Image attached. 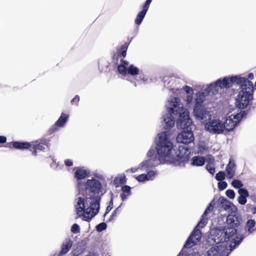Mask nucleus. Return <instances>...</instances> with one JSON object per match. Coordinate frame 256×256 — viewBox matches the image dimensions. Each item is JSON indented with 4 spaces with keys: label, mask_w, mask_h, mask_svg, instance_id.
<instances>
[{
    "label": "nucleus",
    "mask_w": 256,
    "mask_h": 256,
    "mask_svg": "<svg viewBox=\"0 0 256 256\" xmlns=\"http://www.w3.org/2000/svg\"><path fill=\"white\" fill-rule=\"evenodd\" d=\"M170 132L159 133L155 138L156 150L150 148L146 154L147 159L143 160L138 168H131L128 170L134 173L136 172H147L146 174H141L135 178L139 182H145L154 180L158 175L155 170H149L150 168L160 164H178L187 160L188 152L184 146H180L178 150L174 148Z\"/></svg>",
    "instance_id": "f257e3e1"
},
{
    "label": "nucleus",
    "mask_w": 256,
    "mask_h": 256,
    "mask_svg": "<svg viewBox=\"0 0 256 256\" xmlns=\"http://www.w3.org/2000/svg\"><path fill=\"white\" fill-rule=\"evenodd\" d=\"M102 184L97 180H87L85 183L78 182V196L76 204V212L78 216H83L84 220H89L97 214L100 208L98 200L92 198L91 192H101Z\"/></svg>",
    "instance_id": "f03ea898"
},
{
    "label": "nucleus",
    "mask_w": 256,
    "mask_h": 256,
    "mask_svg": "<svg viewBox=\"0 0 256 256\" xmlns=\"http://www.w3.org/2000/svg\"><path fill=\"white\" fill-rule=\"evenodd\" d=\"M242 239L238 236L235 228H214L210 231L208 242L210 244L216 243L217 245L224 244L226 250H232L240 244Z\"/></svg>",
    "instance_id": "7ed1b4c3"
},
{
    "label": "nucleus",
    "mask_w": 256,
    "mask_h": 256,
    "mask_svg": "<svg viewBox=\"0 0 256 256\" xmlns=\"http://www.w3.org/2000/svg\"><path fill=\"white\" fill-rule=\"evenodd\" d=\"M192 124V122L190 118L188 110L180 112V117L176 121V126L183 130L176 137V140L178 142L188 144L194 142V138L191 128Z\"/></svg>",
    "instance_id": "20e7f679"
},
{
    "label": "nucleus",
    "mask_w": 256,
    "mask_h": 256,
    "mask_svg": "<svg viewBox=\"0 0 256 256\" xmlns=\"http://www.w3.org/2000/svg\"><path fill=\"white\" fill-rule=\"evenodd\" d=\"M166 106L167 112L162 116V124L165 129L168 130L172 128L175 123L172 114H178L179 118L180 112H183L184 110H188L183 107L180 100L176 97H170L167 100Z\"/></svg>",
    "instance_id": "39448f33"
},
{
    "label": "nucleus",
    "mask_w": 256,
    "mask_h": 256,
    "mask_svg": "<svg viewBox=\"0 0 256 256\" xmlns=\"http://www.w3.org/2000/svg\"><path fill=\"white\" fill-rule=\"evenodd\" d=\"M253 91V84L249 80L242 84L241 90L240 91L236 99V104L240 108H244L249 104L252 99Z\"/></svg>",
    "instance_id": "423d86ee"
},
{
    "label": "nucleus",
    "mask_w": 256,
    "mask_h": 256,
    "mask_svg": "<svg viewBox=\"0 0 256 256\" xmlns=\"http://www.w3.org/2000/svg\"><path fill=\"white\" fill-rule=\"evenodd\" d=\"M242 117V112L233 110L229 111L223 121L225 132L232 130Z\"/></svg>",
    "instance_id": "0eeeda50"
},
{
    "label": "nucleus",
    "mask_w": 256,
    "mask_h": 256,
    "mask_svg": "<svg viewBox=\"0 0 256 256\" xmlns=\"http://www.w3.org/2000/svg\"><path fill=\"white\" fill-rule=\"evenodd\" d=\"M194 116L204 129L206 126L212 120V112L204 107L195 106L194 108Z\"/></svg>",
    "instance_id": "6e6552de"
},
{
    "label": "nucleus",
    "mask_w": 256,
    "mask_h": 256,
    "mask_svg": "<svg viewBox=\"0 0 256 256\" xmlns=\"http://www.w3.org/2000/svg\"><path fill=\"white\" fill-rule=\"evenodd\" d=\"M223 121L218 118H213L210 122L206 126L204 129L207 132L214 134L225 133Z\"/></svg>",
    "instance_id": "1a4fd4ad"
},
{
    "label": "nucleus",
    "mask_w": 256,
    "mask_h": 256,
    "mask_svg": "<svg viewBox=\"0 0 256 256\" xmlns=\"http://www.w3.org/2000/svg\"><path fill=\"white\" fill-rule=\"evenodd\" d=\"M218 80L222 88H230L235 84L242 86V84L246 82V81L248 80L244 78L237 76L231 77L226 76L222 78H219Z\"/></svg>",
    "instance_id": "9d476101"
},
{
    "label": "nucleus",
    "mask_w": 256,
    "mask_h": 256,
    "mask_svg": "<svg viewBox=\"0 0 256 256\" xmlns=\"http://www.w3.org/2000/svg\"><path fill=\"white\" fill-rule=\"evenodd\" d=\"M228 253V250H226V246L222 244L210 248L204 256H227Z\"/></svg>",
    "instance_id": "9b49d317"
},
{
    "label": "nucleus",
    "mask_w": 256,
    "mask_h": 256,
    "mask_svg": "<svg viewBox=\"0 0 256 256\" xmlns=\"http://www.w3.org/2000/svg\"><path fill=\"white\" fill-rule=\"evenodd\" d=\"M201 236V232L199 229L195 228L186 242L184 247L190 248L196 244L200 242Z\"/></svg>",
    "instance_id": "f8f14e48"
},
{
    "label": "nucleus",
    "mask_w": 256,
    "mask_h": 256,
    "mask_svg": "<svg viewBox=\"0 0 256 256\" xmlns=\"http://www.w3.org/2000/svg\"><path fill=\"white\" fill-rule=\"evenodd\" d=\"M203 88L209 95H216L218 94L220 88H222L218 79L210 84L203 86Z\"/></svg>",
    "instance_id": "ddd939ff"
},
{
    "label": "nucleus",
    "mask_w": 256,
    "mask_h": 256,
    "mask_svg": "<svg viewBox=\"0 0 256 256\" xmlns=\"http://www.w3.org/2000/svg\"><path fill=\"white\" fill-rule=\"evenodd\" d=\"M184 94L182 96L184 100L188 104H191L193 100L194 90L192 88L185 86L180 90Z\"/></svg>",
    "instance_id": "4468645a"
},
{
    "label": "nucleus",
    "mask_w": 256,
    "mask_h": 256,
    "mask_svg": "<svg viewBox=\"0 0 256 256\" xmlns=\"http://www.w3.org/2000/svg\"><path fill=\"white\" fill-rule=\"evenodd\" d=\"M209 94L207 93L204 88L202 87V90L197 92L196 98V106L202 107L200 106L206 100V96Z\"/></svg>",
    "instance_id": "2eb2a0df"
},
{
    "label": "nucleus",
    "mask_w": 256,
    "mask_h": 256,
    "mask_svg": "<svg viewBox=\"0 0 256 256\" xmlns=\"http://www.w3.org/2000/svg\"><path fill=\"white\" fill-rule=\"evenodd\" d=\"M48 142L46 140H40L39 141L33 142L30 144L34 148L32 154L34 156L36 155L38 150H43L44 149V145H46Z\"/></svg>",
    "instance_id": "dca6fc26"
},
{
    "label": "nucleus",
    "mask_w": 256,
    "mask_h": 256,
    "mask_svg": "<svg viewBox=\"0 0 256 256\" xmlns=\"http://www.w3.org/2000/svg\"><path fill=\"white\" fill-rule=\"evenodd\" d=\"M221 202L222 204L223 208L231 213H236L237 211V208L230 202L224 198L221 199Z\"/></svg>",
    "instance_id": "f3484780"
},
{
    "label": "nucleus",
    "mask_w": 256,
    "mask_h": 256,
    "mask_svg": "<svg viewBox=\"0 0 256 256\" xmlns=\"http://www.w3.org/2000/svg\"><path fill=\"white\" fill-rule=\"evenodd\" d=\"M236 165L234 162L230 160L226 169V176L228 178H232L235 174Z\"/></svg>",
    "instance_id": "a211bd4d"
},
{
    "label": "nucleus",
    "mask_w": 256,
    "mask_h": 256,
    "mask_svg": "<svg viewBox=\"0 0 256 256\" xmlns=\"http://www.w3.org/2000/svg\"><path fill=\"white\" fill-rule=\"evenodd\" d=\"M164 86L166 88L172 90L174 91V90H176V92L179 90L178 88H174L176 82L174 78L168 76H165L164 78Z\"/></svg>",
    "instance_id": "6ab92c4d"
},
{
    "label": "nucleus",
    "mask_w": 256,
    "mask_h": 256,
    "mask_svg": "<svg viewBox=\"0 0 256 256\" xmlns=\"http://www.w3.org/2000/svg\"><path fill=\"white\" fill-rule=\"evenodd\" d=\"M227 224L231 226L230 228H234L235 226H237L240 224V222L235 215L229 214L226 219Z\"/></svg>",
    "instance_id": "aec40b11"
},
{
    "label": "nucleus",
    "mask_w": 256,
    "mask_h": 256,
    "mask_svg": "<svg viewBox=\"0 0 256 256\" xmlns=\"http://www.w3.org/2000/svg\"><path fill=\"white\" fill-rule=\"evenodd\" d=\"M88 174V171L84 167H78L76 169L75 176L78 180H81L84 178Z\"/></svg>",
    "instance_id": "412c9836"
},
{
    "label": "nucleus",
    "mask_w": 256,
    "mask_h": 256,
    "mask_svg": "<svg viewBox=\"0 0 256 256\" xmlns=\"http://www.w3.org/2000/svg\"><path fill=\"white\" fill-rule=\"evenodd\" d=\"M131 188L128 186H123L122 187V194H120V197L122 201H124L128 198V197L131 194L130 192Z\"/></svg>",
    "instance_id": "4be33fe9"
},
{
    "label": "nucleus",
    "mask_w": 256,
    "mask_h": 256,
    "mask_svg": "<svg viewBox=\"0 0 256 256\" xmlns=\"http://www.w3.org/2000/svg\"><path fill=\"white\" fill-rule=\"evenodd\" d=\"M205 162V158L202 156H194L192 159V164L194 166H202L204 164Z\"/></svg>",
    "instance_id": "5701e85b"
},
{
    "label": "nucleus",
    "mask_w": 256,
    "mask_h": 256,
    "mask_svg": "<svg viewBox=\"0 0 256 256\" xmlns=\"http://www.w3.org/2000/svg\"><path fill=\"white\" fill-rule=\"evenodd\" d=\"M72 244V241L70 239H66L63 243L61 254H66Z\"/></svg>",
    "instance_id": "b1692460"
},
{
    "label": "nucleus",
    "mask_w": 256,
    "mask_h": 256,
    "mask_svg": "<svg viewBox=\"0 0 256 256\" xmlns=\"http://www.w3.org/2000/svg\"><path fill=\"white\" fill-rule=\"evenodd\" d=\"M128 62L122 60L118 66V72L122 75L125 76L127 74L128 68Z\"/></svg>",
    "instance_id": "393cba45"
},
{
    "label": "nucleus",
    "mask_w": 256,
    "mask_h": 256,
    "mask_svg": "<svg viewBox=\"0 0 256 256\" xmlns=\"http://www.w3.org/2000/svg\"><path fill=\"white\" fill-rule=\"evenodd\" d=\"M12 146L14 148L18 149H26L32 146L30 143L27 142H14Z\"/></svg>",
    "instance_id": "a878e982"
},
{
    "label": "nucleus",
    "mask_w": 256,
    "mask_h": 256,
    "mask_svg": "<svg viewBox=\"0 0 256 256\" xmlns=\"http://www.w3.org/2000/svg\"><path fill=\"white\" fill-rule=\"evenodd\" d=\"M255 226L256 222L254 220H248L246 224V229L250 234L256 230Z\"/></svg>",
    "instance_id": "bb28decb"
},
{
    "label": "nucleus",
    "mask_w": 256,
    "mask_h": 256,
    "mask_svg": "<svg viewBox=\"0 0 256 256\" xmlns=\"http://www.w3.org/2000/svg\"><path fill=\"white\" fill-rule=\"evenodd\" d=\"M198 152L200 154H204L208 150V147L205 142L203 141H200L197 145Z\"/></svg>",
    "instance_id": "cd10ccee"
},
{
    "label": "nucleus",
    "mask_w": 256,
    "mask_h": 256,
    "mask_svg": "<svg viewBox=\"0 0 256 256\" xmlns=\"http://www.w3.org/2000/svg\"><path fill=\"white\" fill-rule=\"evenodd\" d=\"M68 116L65 114H62L58 121L56 122V125L59 126H62L66 122Z\"/></svg>",
    "instance_id": "c85d7f7f"
},
{
    "label": "nucleus",
    "mask_w": 256,
    "mask_h": 256,
    "mask_svg": "<svg viewBox=\"0 0 256 256\" xmlns=\"http://www.w3.org/2000/svg\"><path fill=\"white\" fill-rule=\"evenodd\" d=\"M146 13V8H145L144 10H142L141 12H138V16H136V18L135 20V22L137 24H140L142 22Z\"/></svg>",
    "instance_id": "c756f323"
},
{
    "label": "nucleus",
    "mask_w": 256,
    "mask_h": 256,
    "mask_svg": "<svg viewBox=\"0 0 256 256\" xmlns=\"http://www.w3.org/2000/svg\"><path fill=\"white\" fill-rule=\"evenodd\" d=\"M138 68L133 66L130 65V66H128L127 73L132 76L136 75L138 74Z\"/></svg>",
    "instance_id": "7c9ffc66"
},
{
    "label": "nucleus",
    "mask_w": 256,
    "mask_h": 256,
    "mask_svg": "<svg viewBox=\"0 0 256 256\" xmlns=\"http://www.w3.org/2000/svg\"><path fill=\"white\" fill-rule=\"evenodd\" d=\"M210 162L207 164L206 168L210 173L213 174L215 172V168L213 164L214 159L212 158H210Z\"/></svg>",
    "instance_id": "2f4dec72"
},
{
    "label": "nucleus",
    "mask_w": 256,
    "mask_h": 256,
    "mask_svg": "<svg viewBox=\"0 0 256 256\" xmlns=\"http://www.w3.org/2000/svg\"><path fill=\"white\" fill-rule=\"evenodd\" d=\"M207 223V218H206V216H204V214L202 216V219L198 223L196 228L198 229V228H203Z\"/></svg>",
    "instance_id": "473e14b6"
},
{
    "label": "nucleus",
    "mask_w": 256,
    "mask_h": 256,
    "mask_svg": "<svg viewBox=\"0 0 256 256\" xmlns=\"http://www.w3.org/2000/svg\"><path fill=\"white\" fill-rule=\"evenodd\" d=\"M232 186L236 188H240L243 186L242 182L238 180H234L232 182Z\"/></svg>",
    "instance_id": "72a5a7b5"
},
{
    "label": "nucleus",
    "mask_w": 256,
    "mask_h": 256,
    "mask_svg": "<svg viewBox=\"0 0 256 256\" xmlns=\"http://www.w3.org/2000/svg\"><path fill=\"white\" fill-rule=\"evenodd\" d=\"M226 174L224 172H220L216 176V178L218 181H220L224 179Z\"/></svg>",
    "instance_id": "f704fd0d"
},
{
    "label": "nucleus",
    "mask_w": 256,
    "mask_h": 256,
    "mask_svg": "<svg viewBox=\"0 0 256 256\" xmlns=\"http://www.w3.org/2000/svg\"><path fill=\"white\" fill-rule=\"evenodd\" d=\"M106 228V224L104 222H102L100 224H98L96 226V230L98 232H100L102 231L103 230H104Z\"/></svg>",
    "instance_id": "c9c22d12"
},
{
    "label": "nucleus",
    "mask_w": 256,
    "mask_h": 256,
    "mask_svg": "<svg viewBox=\"0 0 256 256\" xmlns=\"http://www.w3.org/2000/svg\"><path fill=\"white\" fill-rule=\"evenodd\" d=\"M238 193L240 195V196H245L246 198L248 196V193L246 189H239L238 190Z\"/></svg>",
    "instance_id": "e433bc0d"
},
{
    "label": "nucleus",
    "mask_w": 256,
    "mask_h": 256,
    "mask_svg": "<svg viewBox=\"0 0 256 256\" xmlns=\"http://www.w3.org/2000/svg\"><path fill=\"white\" fill-rule=\"evenodd\" d=\"M226 194L228 197L231 199H234L235 197V193L232 190H228L226 191Z\"/></svg>",
    "instance_id": "4c0bfd02"
},
{
    "label": "nucleus",
    "mask_w": 256,
    "mask_h": 256,
    "mask_svg": "<svg viewBox=\"0 0 256 256\" xmlns=\"http://www.w3.org/2000/svg\"><path fill=\"white\" fill-rule=\"evenodd\" d=\"M80 226L76 224H74L71 227V231L73 233H78L80 232Z\"/></svg>",
    "instance_id": "58836bf2"
},
{
    "label": "nucleus",
    "mask_w": 256,
    "mask_h": 256,
    "mask_svg": "<svg viewBox=\"0 0 256 256\" xmlns=\"http://www.w3.org/2000/svg\"><path fill=\"white\" fill-rule=\"evenodd\" d=\"M214 201H212L210 204H209L204 214H204V216H206V214L208 213V212H210L213 208H214Z\"/></svg>",
    "instance_id": "ea45409f"
},
{
    "label": "nucleus",
    "mask_w": 256,
    "mask_h": 256,
    "mask_svg": "<svg viewBox=\"0 0 256 256\" xmlns=\"http://www.w3.org/2000/svg\"><path fill=\"white\" fill-rule=\"evenodd\" d=\"M119 180L120 184H124L126 182V176L124 174L121 175L119 178H117L114 180V181Z\"/></svg>",
    "instance_id": "a19ab883"
},
{
    "label": "nucleus",
    "mask_w": 256,
    "mask_h": 256,
    "mask_svg": "<svg viewBox=\"0 0 256 256\" xmlns=\"http://www.w3.org/2000/svg\"><path fill=\"white\" fill-rule=\"evenodd\" d=\"M228 186L226 182H220L218 183V187L220 190H224Z\"/></svg>",
    "instance_id": "79ce46f5"
},
{
    "label": "nucleus",
    "mask_w": 256,
    "mask_h": 256,
    "mask_svg": "<svg viewBox=\"0 0 256 256\" xmlns=\"http://www.w3.org/2000/svg\"><path fill=\"white\" fill-rule=\"evenodd\" d=\"M238 202L241 204H244L246 202V197L240 196L238 198Z\"/></svg>",
    "instance_id": "37998d69"
},
{
    "label": "nucleus",
    "mask_w": 256,
    "mask_h": 256,
    "mask_svg": "<svg viewBox=\"0 0 256 256\" xmlns=\"http://www.w3.org/2000/svg\"><path fill=\"white\" fill-rule=\"evenodd\" d=\"M152 0H146V2H145V4L144 6V9L143 10H144L145 8H146V12H147L148 8H149V6Z\"/></svg>",
    "instance_id": "c03bdc74"
},
{
    "label": "nucleus",
    "mask_w": 256,
    "mask_h": 256,
    "mask_svg": "<svg viewBox=\"0 0 256 256\" xmlns=\"http://www.w3.org/2000/svg\"><path fill=\"white\" fill-rule=\"evenodd\" d=\"M64 163H65L66 165L68 166H72L73 164L72 161L71 160H69V159L66 160H64Z\"/></svg>",
    "instance_id": "a18cd8bd"
},
{
    "label": "nucleus",
    "mask_w": 256,
    "mask_h": 256,
    "mask_svg": "<svg viewBox=\"0 0 256 256\" xmlns=\"http://www.w3.org/2000/svg\"><path fill=\"white\" fill-rule=\"evenodd\" d=\"M80 100V98L78 96H76L71 101L72 104H77Z\"/></svg>",
    "instance_id": "49530a36"
},
{
    "label": "nucleus",
    "mask_w": 256,
    "mask_h": 256,
    "mask_svg": "<svg viewBox=\"0 0 256 256\" xmlns=\"http://www.w3.org/2000/svg\"><path fill=\"white\" fill-rule=\"evenodd\" d=\"M6 138L4 136H0V143H4L6 142Z\"/></svg>",
    "instance_id": "de8ad7c7"
},
{
    "label": "nucleus",
    "mask_w": 256,
    "mask_h": 256,
    "mask_svg": "<svg viewBox=\"0 0 256 256\" xmlns=\"http://www.w3.org/2000/svg\"><path fill=\"white\" fill-rule=\"evenodd\" d=\"M126 50L124 48H122V56L124 58L126 56Z\"/></svg>",
    "instance_id": "09e8293b"
},
{
    "label": "nucleus",
    "mask_w": 256,
    "mask_h": 256,
    "mask_svg": "<svg viewBox=\"0 0 256 256\" xmlns=\"http://www.w3.org/2000/svg\"><path fill=\"white\" fill-rule=\"evenodd\" d=\"M184 256H199V254L195 252H192L186 254Z\"/></svg>",
    "instance_id": "8fccbe9b"
},
{
    "label": "nucleus",
    "mask_w": 256,
    "mask_h": 256,
    "mask_svg": "<svg viewBox=\"0 0 256 256\" xmlns=\"http://www.w3.org/2000/svg\"><path fill=\"white\" fill-rule=\"evenodd\" d=\"M254 78V75L252 73H250L248 74V78L250 80H252Z\"/></svg>",
    "instance_id": "3c124183"
},
{
    "label": "nucleus",
    "mask_w": 256,
    "mask_h": 256,
    "mask_svg": "<svg viewBox=\"0 0 256 256\" xmlns=\"http://www.w3.org/2000/svg\"><path fill=\"white\" fill-rule=\"evenodd\" d=\"M51 167L54 168H56V166L55 162L54 161V162L51 164Z\"/></svg>",
    "instance_id": "603ef678"
},
{
    "label": "nucleus",
    "mask_w": 256,
    "mask_h": 256,
    "mask_svg": "<svg viewBox=\"0 0 256 256\" xmlns=\"http://www.w3.org/2000/svg\"><path fill=\"white\" fill-rule=\"evenodd\" d=\"M252 212L253 214H256V208H254L252 209Z\"/></svg>",
    "instance_id": "864d4df0"
},
{
    "label": "nucleus",
    "mask_w": 256,
    "mask_h": 256,
    "mask_svg": "<svg viewBox=\"0 0 256 256\" xmlns=\"http://www.w3.org/2000/svg\"><path fill=\"white\" fill-rule=\"evenodd\" d=\"M112 208V206H111L110 205V206H108L107 207V209H106V210H110Z\"/></svg>",
    "instance_id": "5fc2aeb1"
},
{
    "label": "nucleus",
    "mask_w": 256,
    "mask_h": 256,
    "mask_svg": "<svg viewBox=\"0 0 256 256\" xmlns=\"http://www.w3.org/2000/svg\"><path fill=\"white\" fill-rule=\"evenodd\" d=\"M143 80H144V81H146V80H144V77L143 78Z\"/></svg>",
    "instance_id": "6e6d98bb"
}]
</instances>
